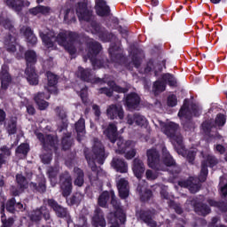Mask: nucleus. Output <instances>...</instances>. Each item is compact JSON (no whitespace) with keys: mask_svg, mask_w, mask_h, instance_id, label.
I'll return each mask as SVG.
<instances>
[{"mask_svg":"<svg viewBox=\"0 0 227 227\" xmlns=\"http://www.w3.org/2000/svg\"><path fill=\"white\" fill-rule=\"evenodd\" d=\"M39 35L46 49L51 51L56 50L57 42V43L69 52L70 56H74L77 52V48L75 47L77 45V43H75L77 34L74 32L61 30L56 36V32L46 29L44 32H39Z\"/></svg>","mask_w":227,"mask_h":227,"instance_id":"obj_1","label":"nucleus"},{"mask_svg":"<svg viewBox=\"0 0 227 227\" xmlns=\"http://www.w3.org/2000/svg\"><path fill=\"white\" fill-rule=\"evenodd\" d=\"M76 14L80 22H87L88 27H85L86 31L92 33V35H98L102 42H113L116 40V36L113 34L107 33L105 28L100 27V25L97 24V21L93 20V11L88 4V1L82 0L76 5Z\"/></svg>","mask_w":227,"mask_h":227,"instance_id":"obj_2","label":"nucleus"},{"mask_svg":"<svg viewBox=\"0 0 227 227\" xmlns=\"http://www.w3.org/2000/svg\"><path fill=\"white\" fill-rule=\"evenodd\" d=\"M160 127L163 134L171 139L172 145L175 146L177 153L183 157H186L188 162L192 164L196 157V149H191L190 151L185 150L182 135H180L178 131V124L171 121H160Z\"/></svg>","mask_w":227,"mask_h":227,"instance_id":"obj_3","label":"nucleus"},{"mask_svg":"<svg viewBox=\"0 0 227 227\" xmlns=\"http://www.w3.org/2000/svg\"><path fill=\"white\" fill-rule=\"evenodd\" d=\"M162 160L163 163L160 162V159L159 158V152L155 149H151L147 151V162L149 168L152 169H156L157 171H166V168H172L170 170V178H176V175L180 173V167L175 163V160L168 149H162Z\"/></svg>","mask_w":227,"mask_h":227,"instance_id":"obj_4","label":"nucleus"},{"mask_svg":"<svg viewBox=\"0 0 227 227\" xmlns=\"http://www.w3.org/2000/svg\"><path fill=\"white\" fill-rule=\"evenodd\" d=\"M201 155L204 160H202L201 170L199 178L190 177L186 181L183 180L178 182V185H180V187L189 189L190 192L192 194L200 191V188L201 187L200 183L205 182V180H207V175H208V167L214 168V166L217 164V160H215V157L210 155V153L201 152Z\"/></svg>","mask_w":227,"mask_h":227,"instance_id":"obj_5","label":"nucleus"},{"mask_svg":"<svg viewBox=\"0 0 227 227\" xmlns=\"http://www.w3.org/2000/svg\"><path fill=\"white\" fill-rule=\"evenodd\" d=\"M77 77L82 79V81H85L86 82H96L97 84L102 83V82H106L108 84L110 89L107 88H101L98 90V93L100 95L104 94L106 95V97H113V91H116V93H127L129 91V86L126 88H121L114 81H109L107 78L100 79V78H96L90 69H84L82 67H78V71L76 72Z\"/></svg>","mask_w":227,"mask_h":227,"instance_id":"obj_6","label":"nucleus"},{"mask_svg":"<svg viewBox=\"0 0 227 227\" xmlns=\"http://www.w3.org/2000/svg\"><path fill=\"white\" fill-rule=\"evenodd\" d=\"M105 136L111 141L115 143L117 141L116 153H125L126 159L130 160L136 157V149H134L135 144L133 141L128 140L125 142L121 137H118V128L115 124L110 123L104 130Z\"/></svg>","mask_w":227,"mask_h":227,"instance_id":"obj_7","label":"nucleus"},{"mask_svg":"<svg viewBox=\"0 0 227 227\" xmlns=\"http://www.w3.org/2000/svg\"><path fill=\"white\" fill-rule=\"evenodd\" d=\"M109 198H111V204L115 210V213H110L108 215V219L112 224L110 227H120V223L125 224L127 216L125 215L123 209H121V206H120L118 200H116L114 192H104L99 196L98 203L99 207H106L107 205V201H109Z\"/></svg>","mask_w":227,"mask_h":227,"instance_id":"obj_8","label":"nucleus"},{"mask_svg":"<svg viewBox=\"0 0 227 227\" xmlns=\"http://www.w3.org/2000/svg\"><path fill=\"white\" fill-rule=\"evenodd\" d=\"M106 150L104 149V145L100 141L95 140L94 145L92 147V154L85 152V159L88 161L90 168L93 172L98 176L99 168L95 165V162L98 164H104V160H106Z\"/></svg>","mask_w":227,"mask_h":227,"instance_id":"obj_9","label":"nucleus"},{"mask_svg":"<svg viewBox=\"0 0 227 227\" xmlns=\"http://www.w3.org/2000/svg\"><path fill=\"white\" fill-rule=\"evenodd\" d=\"M191 109H189V100L185 99L184 102V106L181 107L178 116L181 118V120H186L188 122H184V130H187L189 129V125H191V118L192 116H200L201 113V108L198 105H191Z\"/></svg>","mask_w":227,"mask_h":227,"instance_id":"obj_10","label":"nucleus"},{"mask_svg":"<svg viewBox=\"0 0 227 227\" xmlns=\"http://www.w3.org/2000/svg\"><path fill=\"white\" fill-rule=\"evenodd\" d=\"M25 59L27 61V69L25 70L27 81L32 86H36L38 84V74H36L33 67L36 63V53L33 51H27L25 53Z\"/></svg>","mask_w":227,"mask_h":227,"instance_id":"obj_11","label":"nucleus"},{"mask_svg":"<svg viewBox=\"0 0 227 227\" xmlns=\"http://www.w3.org/2000/svg\"><path fill=\"white\" fill-rule=\"evenodd\" d=\"M226 123V117L223 114H217L215 120V124L210 121H206L202 123V132L208 136L209 137H213L214 139H219L221 136L215 130L216 127H223Z\"/></svg>","mask_w":227,"mask_h":227,"instance_id":"obj_12","label":"nucleus"},{"mask_svg":"<svg viewBox=\"0 0 227 227\" xmlns=\"http://www.w3.org/2000/svg\"><path fill=\"white\" fill-rule=\"evenodd\" d=\"M87 47V58L90 60V63H92L94 68H102V67L106 68V67H109V65H104L102 60L97 59V55L98 52H100V51H102V46L98 43V42H96L93 39H89Z\"/></svg>","mask_w":227,"mask_h":227,"instance_id":"obj_13","label":"nucleus"},{"mask_svg":"<svg viewBox=\"0 0 227 227\" xmlns=\"http://www.w3.org/2000/svg\"><path fill=\"white\" fill-rule=\"evenodd\" d=\"M108 52L111 57V61L114 63V67H118V65L121 67H126L128 70H130V66L127 65L126 59L123 55H121V50H120L119 46L114 47L113 44L110 46Z\"/></svg>","mask_w":227,"mask_h":227,"instance_id":"obj_14","label":"nucleus"},{"mask_svg":"<svg viewBox=\"0 0 227 227\" xmlns=\"http://www.w3.org/2000/svg\"><path fill=\"white\" fill-rule=\"evenodd\" d=\"M163 82L156 81L153 84L154 93H161V91H166V82L168 86H176V79L170 74H165L161 77Z\"/></svg>","mask_w":227,"mask_h":227,"instance_id":"obj_15","label":"nucleus"},{"mask_svg":"<svg viewBox=\"0 0 227 227\" xmlns=\"http://www.w3.org/2000/svg\"><path fill=\"white\" fill-rule=\"evenodd\" d=\"M60 190L64 198H68L72 194V176L68 172H64L59 176Z\"/></svg>","mask_w":227,"mask_h":227,"instance_id":"obj_16","label":"nucleus"},{"mask_svg":"<svg viewBox=\"0 0 227 227\" xmlns=\"http://www.w3.org/2000/svg\"><path fill=\"white\" fill-rule=\"evenodd\" d=\"M47 204L49 205V207L53 208L58 217H62L63 219H66L68 225L70 224V223H72V219H70V215L68 214L67 208L59 206L58 202H56V200L52 199L48 200Z\"/></svg>","mask_w":227,"mask_h":227,"instance_id":"obj_17","label":"nucleus"},{"mask_svg":"<svg viewBox=\"0 0 227 227\" xmlns=\"http://www.w3.org/2000/svg\"><path fill=\"white\" fill-rule=\"evenodd\" d=\"M9 67L6 65L2 66V70L0 73V81H1V90H0V98L4 91L8 90L10 84H12V75L8 72Z\"/></svg>","mask_w":227,"mask_h":227,"instance_id":"obj_18","label":"nucleus"},{"mask_svg":"<svg viewBox=\"0 0 227 227\" xmlns=\"http://www.w3.org/2000/svg\"><path fill=\"white\" fill-rule=\"evenodd\" d=\"M106 115L110 120H123L125 114L121 105H110L106 109Z\"/></svg>","mask_w":227,"mask_h":227,"instance_id":"obj_19","label":"nucleus"},{"mask_svg":"<svg viewBox=\"0 0 227 227\" xmlns=\"http://www.w3.org/2000/svg\"><path fill=\"white\" fill-rule=\"evenodd\" d=\"M35 136L39 141L43 144V146L45 150H52V148H56V143L58 140L51 135L44 136L42 133L35 132Z\"/></svg>","mask_w":227,"mask_h":227,"instance_id":"obj_20","label":"nucleus"},{"mask_svg":"<svg viewBox=\"0 0 227 227\" xmlns=\"http://www.w3.org/2000/svg\"><path fill=\"white\" fill-rule=\"evenodd\" d=\"M160 195L163 200H167V203L170 208H173L176 214H182V207L179 204H176L175 201H173V195H169V193H168V187L164 186L161 189Z\"/></svg>","mask_w":227,"mask_h":227,"instance_id":"obj_21","label":"nucleus"},{"mask_svg":"<svg viewBox=\"0 0 227 227\" xmlns=\"http://www.w3.org/2000/svg\"><path fill=\"white\" fill-rule=\"evenodd\" d=\"M5 4L17 13H20L22 12L23 6L28 7L31 4L27 0H5Z\"/></svg>","mask_w":227,"mask_h":227,"instance_id":"obj_22","label":"nucleus"},{"mask_svg":"<svg viewBox=\"0 0 227 227\" xmlns=\"http://www.w3.org/2000/svg\"><path fill=\"white\" fill-rule=\"evenodd\" d=\"M42 216L44 217L45 221H49L51 219L49 209H47L46 207H42L40 209L34 210L29 215L31 221L35 222L41 221Z\"/></svg>","mask_w":227,"mask_h":227,"instance_id":"obj_23","label":"nucleus"},{"mask_svg":"<svg viewBox=\"0 0 227 227\" xmlns=\"http://www.w3.org/2000/svg\"><path fill=\"white\" fill-rule=\"evenodd\" d=\"M92 226L94 227H106L107 223L104 217V212L99 207H97L94 215L92 216Z\"/></svg>","mask_w":227,"mask_h":227,"instance_id":"obj_24","label":"nucleus"},{"mask_svg":"<svg viewBox=\"0 0 227 227\" xmlns=\"http://www.w3.org/2000/svg\"><path fill=\"white\" fill-rule=\"evenodd\" d=\"M95 10L99 17H107L111 13V8L104 0H95Z\"/></svg>","mask_w":227,"mask_h":227,"instance_id":"obj_25","label":"nucleus"},{"mask_svg":"<svg viewBox=\"0 0 227 227\" xmlns=\"http://www.w3.org/2000/svg\"><path fill=\"white\" fill-rule=\"evenodd\" d=\"M139 102H141V98H139L136 93H130L126 96L125 106L129 111H132V109H137Z\"/></svg>","mask_w":227,"mask_h":227,"instance_id":"obj_26","label":"nucleus"},{"mask_svg":"<svg viewBox=\"0 0 227 227\" xmlns=\"http://www.w3.org/2000/svg\"><path fill=\"white\" fill-rule=\"evenodd\" d=\"M56 113L58 116L60 118L58 121L59 123L58 130L59 132H63V130H67V127H68V122L67 121V112L65 111V109L61 107H57Z\"/></svg>","mask_w":227,"mask_h":227,"instance_id":"obj_27","label":"nucleus"},{"mask_svg":"<svg viewBox=\"0 0 227 227\" xmlns=\"http://www.w3.org/2000/svg\"><path fill=\"white\" fill-rule=\"evenodd\" d=\"M48 79V85L45 87L48 93H58V88H56V84H58V76L51 72H47L46 74Z\"/></svg>","mask_w":227,"mask_h":227,"instance_id":"obj_28","label":"nucleus"},{"mask_svg":"<svg viewBox=\"0 0 227 227\" xmlns=\"http://www.w3.org/2000/svg\"><path fill=\"white\" fill-rule=\"evenodd\" d=\"M117 189L120 198L122 200L129 198V181L125 178L117 179Z\"/></svg>","mask_w":227,"mask_h":227,"instance_id":"obj_29","label":"nucleus"},{"mask_svg":"<svg viewBox=\"0 0 227 227\" xmlns=\"http://www.w3.org/2000/svg\"><path fill=\"white\" fill-rule=\"evenodd\" d=\"M128 123L129 125H139L140 127H145L148 124L146 118L139 114H135L132 115H128Z\"/></svg>","mask_w":227,"mask_h":227,"instance_id":"obj_30","label":"nucleus"},{"mask_svg":"<svg viewBox=\"0 0 227 227\" xmlns=\"http://www.w3.org/2000/svg\"><path fill=\"white\" fill-rule=\"evenodd\" d=\"M137 216L141 219L147 226L157 227V222L152 218V213L150 211H140L137 213Z\"/></svg>","mask_w":227,"mask_h":227,"instance_id":"obj_31","label":"nucleus"},{"mask_svg":"<svg viewBox=\"0 0 227 227\" xmlns=\"http://www.w3.org/2000/svg\"><path fill=\"white\" fill-rule=\"evenodd\" d=\"M43 98L49 99L51 98V95H45L44 93L39 92L34 98L35 102L37 104L40 111H45V108L49 107V103L43 100Z\"/></svg>","mask_w":227,"mask_h":227,"instance_id":"obj_32","label":"nucleus"},{"mask_svg":"<svg viewBox=\"0 0 227 227\" xmlns=\"http://www.w3.org/2000/svg\"><path fill=\"white\" fill-rule=\"evenodd\" d=\"M112 167L119 173H127V171H129V167L127 166V163H125V161L120 158L113 159Z\"/></svg>","mask_w":227,"mask_h":227,"instance_id":"obj_33","label":"nucleus"},{"mask_svg":"<svg viewBox=\"0 0 227 227\" xmlns=\"http://www.w3.org/2000/svg\"><path fill=\"white\" fill-rule=\"evenodd\" d=\"M16 181L17 184L20 189V191H24V189H27V179L22 174H17L16 175ZM14 188L12 187V192L13 196H19L20 194V191H14Z\"/></svg>","mask_w":227,"mask_h":227,"instance_id":"obj_34","label":"nucleus"},{"mask_svg":"<svg viewBox=\"0 0 227 227\" xmlns=\"http://www.w3.org/2000/svg\"><path fill=\"white\" fill-rule=\"evenodd\" d=\"M191 205L194 207V211L199 215H207V214H210V207H208L207 205L196 202V200H192Z\"/></svg>","mask_w":227,"mask_h":227,"instance_id":"obj_35","label":"nucleus"},{"mask_svg":"<svg viewBox=\"0 0 227 227\" xmlns=\"http://www.w3.org/2000/svg\"><path fill=\"white\" fill-rule=\"evenodd\" d=\"M133 173L137 178H141L143 173H145V165L143 161L139 159H135L133 161Z\"/></svg>","mask_w":227,"mask_h":227,"instance_id":"obj_36","label":"nucleus"},{"mask_svg":"<svg viewBox=\"0 0 227 227\" xmlns=\"http://www.w3.org/2000/svg\"><path fill=\"white\" fill-rule=\"evenodd\" d=\"M86 125L83 118H80V120L75 123V130L77 132V140L79 142L82 141V137H84V134H86Z\"/></svg>","mask_w":227,"mask_h":227,"instance_id":"obj_37","label":"nucleus"},{"mask_svg":"<svg viewBox=\"0 0 227 227\" xmlns=\"http://www.w3.org/2000/svg\"><path fill=\"white\" fill-rule=\"evenodd\" d=\"M137 191L139 192L140 200L142 201H148L152 196V191L146 189V183L144 182V184L141 185V184H138Z\"/></svg>","mask_w":227,"mask_h":227,"instance_id":"obj_38","label":"nucleus"},{"mask_svg":"<svg viewBox=\"0 0 227 227\" xmlns=\"http://www.w3.org/2000/svg\"><path fill=\"white\" fill-rule=\"evenodd\" d=\"M21 35H24V36L27 38V41L28 43H31L32 45H35L37 42L36 37L35 36V34H33V30L29 27H23L20 28Z\"/></svg>","mask_w":227,"mask_h":227,"instance_id":"obj_39","label":"nucleus"},{"mask_svg":"<svg viewBox=\"0 0 227 227\" xmlns=\"http://www.w3.org/2000/svg\"><path fill=\"white\" fill-rule=\"evenodd\" d=\"M51 13V7L39 5L29 9L30 15H49Z\"/></svg>","mask_w":227,"mask_h":227,"instance_id":"obj_40","label":"nucleus"},{"mask_svg":"<svg viewBox=\"0 0 227 227\" xmlns=\"http://www.w3.org/2000/svg\"><path fill=\"white\" fill-rule=\"evenodd\" d=\"M59 173V167L49 168H48V176L52 187L56 186L58 184V174Z\"/></svg>","mask_w":227,"mask_h":227,"instance_id":"obj_41","label":"nucleus"},{"mask_svg":"<svg viewBox=\"0 0 227 227\" xmlns=\"http://www.w3.org/2000/svg\"><path fill=\"white\" fill-rule=\"evenodd\" d=\"M28 152H29V145L21 144L16 149V156L18 157V159H26V156L27 155Z\"/></svg>","mask_w":227,"mask_h":227,"instance_id":"obj_42","label":"nucleus"},{"mask_svg":"<svg viewBox=\"0 0 227 227\" xmlns=\"http://www.w3.org/2000/svg\"><path fill=\"white\" fill-rule=\"evenodd\" d=\"M15 42H17V39L12 34L5 39L4 45L9 52H15Z\"/></svg>","mask_w":227,"mask_h":227,"instance_id":"obj_43","label":"nucleus"},{"mask_svg":"<svg viewBox=\"0 0 227 227\" xmlns=\"http://www.w3.org/2000/svg\"><path fill=\"white\" fill-rule=\"evenodd\" d=\"M74 172L76 176V178L74 180V185H77L78 187H82L84 184V173L79 168H74Z\"/></svg>","mask_w":227,"mask_h":227,"instance_id":"obj_44","label":"nucleus"},{"mask_svg":"<svg viewBox=\"0 0 227 227\" xmlns=\"http://www.w3.org/2000/svg\"><path fill=\"white\" fill-rule=\"evenodd\" d=\"M64 12V21L66 24H72V22H75V13L71 9H67V11H61V13Z\"/></svg>","mask_w":227,"mask_h":227,"instance_id":"obj_45","label":"nucleus"},{"mask_svg":"<svg viewBox=\"0 0 227 227\" xmlns=\"http://www.w3.org/2000/svg\"><path fill=\"white\" fill-rule=\"evenodd\" d=\"M81 90L75 87V90L79 93L83 104L88 105V88L84 87V85H81Z\"/></svg>","mask_w":227,"mask_h":227,"instance_id":"obj_46","label":"nucleus"},{"mask_svg":"<svg viewBox=\"0 0 227 227\" xmlns=\"http://www.w3.org/2000/svg\"><path fill=\"white\" fill-rule=\"evenodd\" d=\"M1 26H4L5 29H9L11 33H13L15 31V28H13V25L12 24V21L8 19L2 18L0 20Z\"/></svg>","mask_w":227,"mask_h":227,"instance_id":"obj_47","label":"nucleus"},{"mask_svg":"<svg viewBox=\"0 0 227 227\" xmlns=\"http://www.w3.org/2000/svg\"><path fill=\"white\" fill-rule=\"evenodd\" d=\"M84 196L82 193L76 192L70 200V205H79L82 201Z\"/></svg>","mask_w":227,"mask_h":227,"instance_id":"obj_48","label":"nucleus"},{"mask_svg":"<svg viewBox=\"0 0 227 227\" xmlns=\"http://www.w3.org/2000/svg\"><path fill=\"white\" fill-rule=\"evenodd\" d=\"M7 130L9 134H15L17 132V120L12 119L9 121L7 126Z\"/></svg>","mask_w":227,"mask_h":227,"instance_id":"obj_49","label":"nucleus"},{"mask_svg":"<svg viewBox=\"0 0 227 227\" xmlns=\"http://www.w3.org/2000/svg\"><path fill=\"white\" fill-rule=\"evenodd\" d=\"M72 146V140H70V133L62 138V148L63 150H68Z\"/></svg>","mask_w":227,"mask_h":227,"instance_id":"obj_50","label":"nucleus"},{"mask_svg":"<svg viewBox=\"0 0 227 227\" xmlns=\"http://www.w3.org/2000/svg\"><path fill=\"white\" fill-rule=\"evenodd\" d=\"M224 177H220L221 192L224 198H227V183L224 184Z\"/></svg>","mask_w":227,"mask_h":227,"instance_id":"obj_51","label":"nucleus"},{"mask_svg":"<svg viewBox=\"0 0 227 227\" xmlns=\"http://www.w3.org/2000/svg\"><path fill=\"white\" fill-rule=\"evenodd\" d=\"M6 210L8 212H11L12 214H13V212H15V199L14 198H12L7 201Z\"/></svg>","mask_w":227,"mask_h":227,"instance_id":"obj_52","label":"nucleus"},{"mask_svg":"<svg viewBox=\"0 0 227 227\" xmlns=\"http://www.w3.org/2000/svg\"><path fill=\"white\" fill-rule=\"evenodd\" d=\"M74 227H88V219L86 217L82 216L77 220V223Z\"/></svg>","mask_w":227,"mask_h":227,"instance_id":"obj_53","label":"nucleus"},{"mask_svg":"<svg viewBox=\"0 0 227 227\" xmlns=\"http://www.w3.org/2000/svg\"><path fill=\"white\" fill-rule=\"evenodd\" d=\"M178 102V99L176 98V96L175 95H170L168 98V106H169V107H175V106H176Z\"/></svg>","mask_w":227,"mask_h":227,"instance_id":"obj_54","label":"nucleus"},{"mask_svg":"<svg viewBox=\"0 0 227 227\" xmlns=\"http://www.w3.org/2000/svg\"><path fill=\"white\" fill-rule=\"evenodd\" d=\"M0 152H2V155L4 157H6V159H8V157H10V155H12V149H10L8 146L6 145H3L0 148Z\"/></svg>","mask_w":227,"mask_h":227,"instance_id":"obj_55","label":"nucleus"},{"mask_svg":"<svg viewBox=\"0 0 227 227\" xmlns=\"http://www.w3.org/2000/svg\"><path fill=\"white\" fill-rule=\"evenodd\" d=\"M42 161L43 164H49L52 160V153H49L47 154L41 155Z\"/></svg>","mask_w":227,"mask_h":227,"instance_id":"obj_56","label":"nucleus"},{"mask_svg":"<svg viewBox=\"0 0 227 227\" xmlns=\"http://www.w3.org/2000/svg\"><path fill=\"white\" fill-rule=\"evenodd\" d=\"M129 65H134L136 68H139V65H141V58L133 56L132 62Z\"/></svg>","mask_w":227,"mask_h":227,"instance_id":"obj_57","label":"nucleus"},{"mask_svg":"<svg viewBox=\"0 0 227 227\" xmlns=\"http://www.w3.org/2000/svg\"><path fill=\"white\" fill-rule=\"evenodd\" d=\"M145 175H146L147 180H155V178H157V174L153 173V171L152 170H147Z\"/></svg>","mask_w":227,"mask_h":227,"instance_id":"obj_58","label":"nucleus"},{"mask_svg":"<svg viewBox=\"0 0 227 227\" xmlns=\"http://www.w3.org/2000/svg\"><path fill=\"white\" fill-rule=\"evenodd\" d=\"M219 221V218L217 217H213L212 218V221L209 224V227H225L224 225L223 224H220V225H217V222Z\"/></svg>","mask_w":227,"mask_h":227,"instance_id":"obj_59","label":"nucleus"},{"mask_svg":"<svg viewBox=\"0 0 227 227\" xmlns=\"http://www.w3.org/2000/svg\"><path fill=\"white\" fill-rule=\"evenodd\" d=\"M14 208L18 212H24V210H26V207H24V205L20 202H18V203L15 202V207Z\"/></svg>","mask_w":227,"mask_h":227,"instance_id":"obj_60","label":"nucleus"},{"mask_svg":"<svg viewBox=\"0 0 227 227\" xmlns=\"http://www.w3.org/2000/svg\"><path fill=\"white\" fill-rule=\"evenodd\" d=\"M92 109L94 111V114L95 116H97L98 118L100 116L101 112H100V107L97 105H93L92 106Z\"/></svg>","mask_w":227,"mask_h":227,"instance_id":"obj_61","label":"nucleus"},{"mask_svg":"<svg viewBox=\"0 0 227 227\" xmlns=\"http://www.w3.org/2000/svg\"><path fill=\"white\" fill-rule=\"evenodd\" d=\"M216 152H218V153H224V152H226V149L224 148V146H223L222 145H217L215 147Z\"/></svg>","mask_w":227,"mask_h":227,"instance_id":"obj_62","label":"nucleus"},{"mask_svg":"<svg viewBox=\"0 0 227 227\" xmlns=\"http://www.w3.org/2000/svg\"><path fill=\"white\" fill-rule=\"evenodd\" d=\"M39 192H45V183L39 184L38 187L36 188Z\"/></svg>","mask_w":227,"mask_h":227,"instance_id":"obj_63","label":"nucleus"},{"mask_svg":"<svg viewBox=\"0 0 227 227\" xmlns=\"http://www.w3.org/2000/svg\"><path fill=\"white\" fill-rule=\"evenodd\" d=\"M27 111L28 114H35V107L31 105L27 106Z\"/></svg>","mask_w":227,"mask_h":227,"instance_id":"obj_64","label":"nucleus"}]
</instances>
